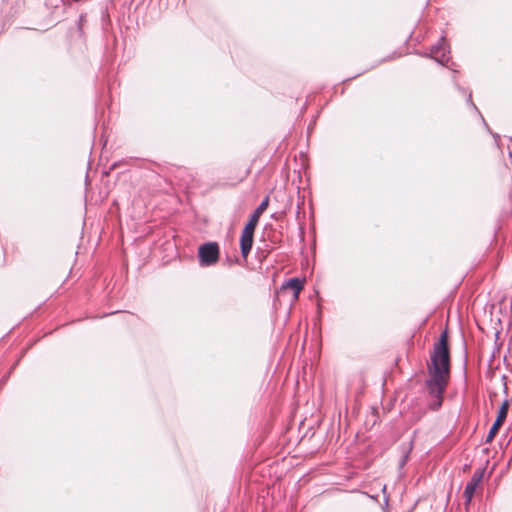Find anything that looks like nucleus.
Returning <instances> with one entry per match:
<instances>
[{
  "instance_id": "f257e3e1",
  "label": "nucleus",
  "mask_w": 512,
  "mask_h": 512,
  "mask_svg": "<svg viewBox=\"0 0 512 512\" xmlns=\"http://www.w3.org/2000/svg\"><path fill=\"white\" fill-rule=\"evenodd\" d=\"M431 365L430 377L425 381V387L429 395V408L436 411L442 406L443 394L450 376V351L446 329L434 344Z\"/></svg>"
},
{
  "instance_id": "f03ea898",
  "label": "nucleus",
  "mask_w": 512,
  "mask_h": 512,
  "mask_svg": "<svg viewBox=\"0 0 512 512\" xmlns=\"http://www.w3.org/2000/svg\"><path fill=\"white\" fill-rule=\"evenodd\" d=\"M220 256V247L217 242H206L198 248V259L201 267H209L216 264Z\"/></svg>"
},
{
  "instance_id": "7ed1b4c3",
  "label": "nucleus",
  "mask_w": 512,
  "mask_h": 512,
  "mask_svg": "<svg viewBox=\"0 0 512 512\" xmlns=\"http://www.w3.org/2000/svg\"><path fill=\"white\" fill-rule=\"evenodd\" d=\"M508 409H509V403L507 400H505L498 412H497V416H496V419L494 421V423L492 424V426L490 427L489 429V432L486 436V439H485V443H490L494 437L496 436V434L498 433L500 427L503 425L506 417H507V414H508Z\"/></svg>"
},
{
  "instance_id": "20e7f679",
  "label": "nucleus",
  "mask_w": 512,
  "mask_h": 512,
  "mask_svg": "<svg viewBox=\"0 0 512 512\" xmlns=\"http://www.w3.org/2000/svg\"><path fill=\"white\" fill-rule=\"evenodd\" d=\"M445 38L442 36L438 43L433 45L430 49V52L426 54L427 57L433 58L435 61H437L441 65H446L450 57L447 55L450 53L449 50H446L444 46Z\"/></svg>"
},
{
  "instance_id": "39448f33",
  "label": "nucleus",
  "mask_w": 512,
  "mask_h": 512,
  "mask_svg": "<svg viewBox=\"0 0 512 512\" xmlns=\"http://www.w3.org/2000/svg\"><path fill=\"white\" fill-rule=\"evenodd\" d=\"M483 475H484V471L481 469H478L473 473L471 479L467 482L464 492H463V497L465 498L466 506L470 505L473 495L476 491V488L478 487L479 483L483 479Z\"/></svg>"
},
{
  "instance_id": "423d86ee",
  "label": "nucleus",
  "mask_w": 512,
  "mask_h": 512,
  "mask_svg": "<svg viewBox=\"0 0 512 512\" xmlns=\"http://www.w3.org/2000/svg\"><path fill=\"white\" fill-rule=\"evenodd\" d=\"M254 232L255 229L244 226L241 237H240V251L244 260H247V257L252 249L253 241H254Z\"/></svg>"
},
{
  "instance_id": "0eeeda50",
  "label": "nucleus",
  "mask_w": 512,
  "mask_h": 512,
  "mask_svg": "<svg viewBox=\"0 0 512 512\" xmlns=\"http://www.w3.org/2000/svg\"><path fill=\"white\" fill-rule=\"evenodd\" d=\"M268 205L269 197L266 196L252 213L245 226L255 229L258 224L260 215L267 209Z\"/></svg>"
},
{
  "instance_id": "6e6552de",
  "label": "nucleus",
  "mask_w": 512,
  "mask_h": 512,
  "mask_svg": "<svg viewBox=\"0 0 512 512\" xmlns=\"http://www.w3.org/2000/svg\"><path fill=\"white\" fill-rule=\"evenodd\" d=\"M283 288L292 290L294 298L297 299L299 296V293L303 289V280H301L297 277L290 278L283 285Z\"/></svg>"
},
{
  "instance_id": "1a4fd4ad",
  "label": "nucleus",
  "mask_w": 512,
  "mask_h": 512,
  "mask_svg": "<svg viewBox=\"0 0 512 512\" xmlns=\"http://www.w3.org/2000/svg\"><path fill=\"white\" fill-rule=\"evenodd\" d=\"M411 449H412V444H409L406 448L403 449V455L399 461V468H403L406 465V463L409 459Z\"/></svg>"
},
{
  "instance_id": "9d476101",
  "label": "nucleus",
  "mask_w": 512,
  "mask_h": 512,
  "mask_svg": "<svg viewBox=\"0 0 512 512\" xmlns=\"http://www.w3.org/2000/svg\"><path fill=\"white\" fill-rule=\"evenodd\" d=\"M467 103L470 104L477 112H479L477 107H476V105L472 101V94H471V92H469L468 95H467Z\"/></svg>"
},
{
  "instance_id": "9b49d317",
  "label": "nucleus",
  "mask_w": 512,
  "mask_h": 512,
  "mask_svg": "<svg viewBox=\"0 0 512 512\" xmlns=\"http://www.w3.org/2000/svg\"><path fill=\"white\" fill-rule=\"evenodd\" d=\"M463 346H464V358H465V362H466L467 361V349H466L465 341L463 342Z\"/></svg>"
},
{
  "instance_id": "f8f14e48",
  "label": "nucleus",
  "mask_w": 512,
  "mask_h": 512,
  "mask_svg": "<svg viewBox=\"0 0 512 512\" xmlns=\"http://www.w3.org/2000/svg\"><path fill=\"white\" fill-rule=\"evenodd\" d=\"M102 17L103 19H108L109 18V15H108V12H107V9H105L103 12H102Z\"/></svg>"
},
{
  "instance_id": "ddd939ff",
  "label": "nucleus",
  "mask_w": 512,
  "mask_h": 512,
  "mask_svg": "<svg viewBox=\"0 0 512 512\" xmlns=\"http://www.w3.org/2000/svg\"><path fill=\"white\" fill-rule=\"evenodd\" d=\"M84 19H85V15L81 14L80 18H79V25H81L83 23Z\"/></svg>"
},
{
  "instance_id": "4468645a",
  "label": "nucleus",
  "mask_w": 512,
  "mask_h": 512,
  "mask_svg": "<svg viewBox=\"0 0 512 512\" xmlns=\"http://www.w3.org/2000/svg\"><path fill=\"white\" fill-rule=\"evenodd\" d=\"M458 88H459V90H460L461 92L466 93L465 89L460 88V87H458Z\"/></svg>"
}]
</instances>
